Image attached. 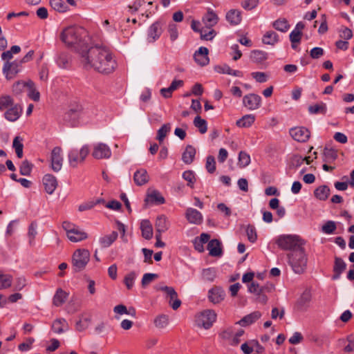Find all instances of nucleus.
<instances>
[{
    "label": "nucleus",
    "mask_w": 354,
    "mask_h": 354,
    "mask_svg": "<svg viewBox=\"0 0 354 354\" xmlns=\"http://www.w3.org/2000/svg\"><path fill=\"white\" fill-rule=\"evenodd\" d=\"M92 156L95 159L109 158L111 156V151L108 145L100 142L93 146Z\"/></svg>",
    "instance_id": "11"
},
{
    "label": "nucleus",
    "mask_w": 354,
    "mask_h": 354,
    "mask_svg": "<svg viewBox=\"0 0 354 354\" xmlns=\"http://www.w3.org/2000/svg\"><path fill=\"white\" fill-rule=\"evenodd\" d=\"M308 111L312 114L322 113L325 114L326 112V106L324 103L315 104L308 107Z\"/></svg>",
    "instance_id": "50"
},
{
    "label": "nucleus",
    "mask_w": 354,
    "mask_h": 354,
    "mask_svg": "<svg viewBox=\"0 0 354 354\" xmlns=\"http://www.w3.org/2000/svg\"><path fill=\"white\" fill-rule=\"evenodd\" d=\"M146 201L157 204H164L165 203L164 197L158 190H151L149 192Z\"/></svg>",
    "instance_id": "34"
},
{
    "label": "nucleus",
    "mask_w": 354,
    "mask_h": 354,
    "mask_svg": "<svg viewBox=\"0 0 354 354\" xmlns=\"http://www.w3.org/2000/svg\"><path fill=\"white\" fill-rule=\"evenodd\" d=\"M68 295V293L62 289H57L53 299V304L55 306H61L66 301Z\"/></svg>",
    "instance_id": "36"
},
{
    "label": "nucleus",
    "mask_w": 354,
    "mask_h": 354,
    "mask_svg": "<svg viewBox=\"0 0 354 354\" xmlns=\"http://www.w3.org/2000/svg\"><path fill=\"white\" fill-rule=\"evenodd\" d=\"M68 329V324L64 319H57L52 324V330L55 333H62Z\"/></svg>",
    "instance_id": "35"
},
{
    "label": "nucleus",
    "mask_w": 354,
    "mask_h": 354,
    "mask_svg": "<svg viewBox=\"0 0 354 354\" xmlns=\"http://www.w3.org/2000/svg\"><path fill=\"white\" fill-rule=\"evenodd\" d=\"M45 191L48 194H52L57 187V180L55 176L52 174H46L42 179Z\"/></svg>",
    "instance_id": "18"
},
{
    "label": "nucleus",
    "mask_w": 354,
    "mask_h": 354,
    "mask_svg": "<svg viewBox=\"0 0 354 354\" xmlns=\"http://www.w3.org/2000/svg\"><path fill=\"white\" fill-rule=\"evenodd\" d=\"M89 153L88 145H84L80 149H71L68 154V164L70 167L76 168L79 165L82 164Z\"/></svg>",
    "instance_id": "9"
},
{
    "label": "nucleus",
    "mask_w": 354,
    "mask_h": 354,
    "mask_svg": "<svg viewBox=\"0 0 354 354\" xmlns=\"http://www.w3.org/2000/svg\"><path fill=\"white\" fill-rule=\"evenodd\" d=\"M166 294L167 298H169V304L174 310H177L181 305V301L178 299V294L174 288L170 286H163L160 288Z\"/></svg>",
    "instance_id": "13"
},
{
    "label": "nucleus",
    "mask_w": 354,
    "mask_h": 354,
    "mask_svg": "<svg viewBox=\"0 0 354 354\" xmlns=\"http://www.w3.org/2000/svg\"><path fill=\"white\" fill-rule=\"evenodd\" d=\"M205 168L209 174H213L216 170V161L215 158L212 156L207 157Z\"/></svg>",
    "instance_id": "64"
},
{
    "label": "nucleus",
    "mask_w": 354,
    "mask_h": 354,
    "mask_svg": "<svg viewBox=\"0 0 354 354\" xmlns=\"http://www.w3.org/2000/svg\"><path fill=\"white\" fill-rule=\"evenodd\" d=\"M118 232L113 231L110 234L104 235L100 238L99 242L102 248H108L117 239Z\"/></svg>",
    "instance_id": "33"
},
{
    "label": "nucleus",
    "mask_w": 354,
    "mask_h": 354,
    "mask_svg": "<svg viewBox=\"0 0 354 354\" xmlns=\"http://www.w3.org/2000/svg\"><path fill=\"white\" fill-rule=\"evenodd\" d=\"M225 293L224 290L218 286H214L208 291V299L214 304L221 303L224 300Z\"/></svg>",
    "instance_id": "16"
},
{
    "label": "nucleus",
    "mask_w": 354,
    "mask_h": 354,
    "mask_svg": "<svg viewBox=\"0 0 354 354\" xmlns=\"http://www.w3.org/2000/svg\"><path fill=\"white\" fill-rule=\"evenodd\" d=\"M336 228L337 227L335 223L333 221H328L324 225H323L322 230L325 234H331L334 233Z\"/></svg>",
    "instance_id": "62"
},
{
    "label": "nucleus",
    "mask_w": 354,
    "mask_h": 354,
    "mask_svg": "<svg viewBox=\"0 0 354 354\" xmlns=\"http://www.w3.org/2000/svg\"><path fill=\"white\" fill-rule=\"evenodd\" d=\"M276 244L283 250L295 252L304 247L305 241L299 236L295 234H283L275 240Z\"/></svg>",
    "instance_id": "3"
},
{
    "label": "nucleus",
    "mask_w": 354,
    "mask_h": 354,
    "mask_svg": "<svg viewBox=\"0 0 354 354\" xmlns=\"http://www.w3.org/2000/svg\"><path fill=\"white\" fill-rule=\"evenodd\" d=\"M209 50L206 47H200L199 49L195 52L194 58L195 62L200 66H205L208 64L209 59L208 57Z\"/></svg>",
    "instance_id": "20"
},
{
    "label": "nucleus",
    "mask_w": 354,
    "mask_h": 354,
    "mask_svg": "<svg viewBox=\"0 0 354 354\" xmlns=\"http://www.w3.org/2000/svg\"><path fill=\"white\" fill-rule=\"evenodd\" d=\"M225 19L231 26H237L242 20L241 11L237 9H231L226 13Z\"/></svg>",
    "instance_id": "23"
},
{
    "label": "nucleus",
    "mask_w": 354,
    "mask_h": 354,
    "mask_svg": "<svg viewBox=\"0 0 354 354\" xmlns=\"http://www.w3.org/2000/svg\"><path fill=\"white\" fill-rule=\"evenodd\" d=\"M185 217L189 223L195 225H200L203 221L202 214L199 211L192 207H189L186 209Z\"/></svg>",
    "instance_id": "19"
},
{
    "label": "nucleus",
    "mask_w": 354,
    "mask_h": 354,
    "mask_svg": "<svg viewBox=\"0 0 354 354\" xmlns=\"http://www.w3.org/2000/svg\"><path fill=\"white\" fill-rule=\"evenodd\" d=\"M346 264L344 261L338 257H335L334 266H333V279L336 280L338 279L341 275V274L346 270Z\"/></svg>",
    "instance_id": "26"
},
{
    "label": "nucleus",
    "mask_w": 354,
    "mask_h": 354,
    "mask_svg": "<svg viewBox=\"0 0 354 354\" xmlns=\"http://www.w3.org/2000/svg\"><path fill=\"white\" fill-rule=\"evenodd\" d=\"M23 139L19 136H16L12 142V147L15 149L17 156L19 158H21L23 157Z\"/></svg>",
    "instance_id": "42"
},
{
    "label": "nucleus",
    "mask_w": 354,
    "mask_h": 354,
    "mask_svg": "<svg viewBox=\"0 0 354 354\" xmlns=\"http://www.w3.org/2000/svg\"><path fill=\"white\" fill-rule=\"evenodd\" d=\"M169 324V317L166 315L157 316L154 319V324L158 328H164Z\"/></svg>",
    "instance_id": "49"
},
{
    "label": "nucleus",
    "mask_w": 354,
    "mask_h": 354,
    "mask_svg": "<svg viewBox=\"0 0 354 354\" xmlns=\"http://www.w3.org/2000/svg\"><path fill=\"white\" fill-rule=\"evenodd\" d=\"M216 317L214 310L207 309L196 315L195 322L198 327L209 329L216 322Z\"/></svg>",
    "instance_id": "8"
},
{
    "label": "nucleus",
    "mask_w": 354,
    "mask_h": 354,
    "mask_svg": "<svg viewBox=\"0 0 354 354\" xmlns=\"http://www.w3.org/2000/svg\"><path fill=\"white\" fill-rule=\"evenodd\" d=\"M194 126L198 129L201 133L203 134L207 131V122L200 116H196L194 120Z\"/></svg>",
    "instance_id": "48"
},
{
    "label": "nucleus",
    "mask_w": 354,
    "mask_h": 354,
    "mask_svg": "<svg viewBox=\"0 0 354 354\" xmlns=\"http://www.w3.org/2000/svg\"><path fill=\"white\" fill-rule=\"evenodd\" d=\"M28 81H18L12 86V93L15 95H20L22 94L25 89H27Z\"/></svg>",
    "instance_id": "46"
},
{
    "label": "nucleus",
    "mask_w": 354,
    "mask_h": 354,
    "mask_svg": "<svg viewBox=\"0 0 354 354\" xmlns=\"http://www.w3.org/2000/svg\"><path fill=\"white\" fill-rule=\"evenodd\" d=\"M62 227L66 232L68 239L74 243L79 242L87 239V234L79 226L68 221L62 223Z\"/></svg>",
    "instance_id": "6"
},
{
    "label": "nucleus",
    "mask_w": 354,
    "mask_h": 354,
    "mask_svg": "<svg viewBox=\"0 0 354 354\" xmlns=\"http://www.w3.org/2000/svg\"><path fill=\"white\" fill-rule=\"evenodd\" d=\"M61 41L68 47L74 49L80 55L88 47V37L86 30L77 26H68L60 33Z\"/></svg>",
    "instance_id": "2"
},
{
    "label": "nucleus",
    "mask_w": 354,
    "mask_h": 354,
    "mask_svg": "<svg viewBox=\"0 0 354 354\" xmlns=\"http://www.w3.org/2000/svg\"><path fill=\"white\" fill-rule=\"evenodd\" d=\"M169 222L165 215L158 216L155 222L156 233L162 234L165 232L169 229Z\"/></svg>",
    "instance_id": "25"
},
{
    "label": "nucleus",
    "mask_w": 354,
    "mask_h": 354,
    "mask_svg": "<svg viewBox=\"0 0 354 354\" xmlns=\"http://www.w3.org/2000/svg\"><path fill=\"white\" fill-rule=\"evenodd\" d=\"M315 196L321 201H326L330 195V189L326 185L318 187L314 191Z\"/></svg>",
    "instance_id": "38"
},
{
    "label": "nucleus",
    "mask_w": 354,
    "mask_h": 354,
    "mask_svg": "<svg viewBox=\"0 0 354 354\" xmlns=\"http://www.w3.org/2000/svg\"><path fill=\"white\" fill-rule=\"evenodd\" d=\"M171 129L170 124H163L158 131L157 133V140L161 142L164 140L165 138L167 136V134L169 132Z\"/></svg>",
    "instance_id": "55"
},
{
    "label": "nucleus",
    "mask_w": 354,
    "mask_h": 354,
    "mask_svg": "<svg viewBox=\"0 0 354 354\" xmlns=\"http://www.w3.org/2000/svg\"><path fill=\"white\" fill-rule=\"evenodd\" d=\"M14 104L13 99L10 95H2L0 97V110L3 111L6 109L12 106Z\"/></svg>",
    "instance_id": "53"
},
{
    "label": "nucleus",
    "mask_w": 354,
    "mask_h": 354,
    "mask_svg": "<svg viewBox=\"0 0 354 354\" xmlns=\"http://www.w3.org/2000/svg\"><path fill=\"white\" fill-rule=\"evenodd\" d=\"M22 113V108L20 105L15 104L8 109L4 113V116L6 120L10 122H15L21 116Z\"/></svg>",
    "instance_id": "24"
},
{
    "label": "nucleus",
    "mask_w": 354,
    "mask_h": 354,
    "mask_svg": "<svg viewBox=\"0 0 354 354\" xmlns=\"http://www.w3.org/2000/svg\"><path fill=\"white\" fill-rule=\"evenodd\" d=\"M91 322V317H82L77 323H76V330L78 331H83L86 329Z\"/></svg>",
    "instance_id": "54"
},
{
    "label": "nucleus",
    "mask_w": 354,
    "mask_h": 354,
    "mask_svg": "<svg viewBox=\"0 0 354 354\" xmlns=\"http://www.w3.org/2000/svg\"><path fill=\"white\" fill-rule=\"evenodd\" d=\"M21 63L17 61L12 62H6L3 68V72L6 75V79H12L19 72Z\"/></svg>",
    "instance_id": "15"
},
{
    "label": "nucleus",
    "mask_w": 354,
    "mask_h": 354,
    "mask_svg": "<svg viewBox=\"0 0 354 354\" xmlns=\"http://www.w3.org/2000/svg\"><path fill=\"white\" fill-rule=\"evenodd\" d=\"M183 178L185 180L187 181V185L193 187L196 182L195 174L191 170H187L183 172Z\"/></svg>",
    "instance_id": "58"
},
{
    "label": "nucleus",
    "mask_w": 354,
    "mask_h": 354,
    "mask_svg": "<svg viewBox=\"0 0 354 354\" xmlns=\"http://www.w3.org/2000/svg\"><path fill=\"white\" fill-rule=\"evenodd\" d=\"M255 121V115L253 114H247L238 120L236 124L241 128H248L251 127Z\"/></svg>",
    "instance_id": "32"
},
{
    "label": "nucleus",
    "mask_w": 354,
    "mask_h": 354,
    "mask_svg": "<svg viewBox=\"0 0 354 354\" xmlns=\"http://www.w3.org/2000/svg\"><path fill=\"white\" fill-rule=\"evenodd\" d=\"M250 163V156L245 151H240L239 153L238 165L240 167L243 168L249 165Z\"/></svg>",
    "instance_id": "52"
},
{
    "label": "nucleus",
    "mask_w": 354,
    "mask_h": 354,
    "mask_svg": "<svg viewBox=\"0 0 354 354\" xmlns=\"http://www.w3.org/2000/svg\"><path fill=\"white\" fill-rule=\"evenodd\" d=\"M140 230L142 236L147 240H150L153 237V227L149 220H142L140 223Z\"/></svg>",
    "instance_id": "31"
},
{
    "label": "nucleus",
    "mask_w": 354,
    "mask_h": 354,
    "mask_svg": "<svg viewBox=\"0 0 354 354\" xmlns=\"http://www.w3.org/2000/svg\"><path fill=\"white\" fill-rule=\"evenodd\" d=\"M288 263L296 274L304 272L307 266V255L304 247L287 254Z\"/></svg>",
    "instance_id": "4"
},
{
    "label": "nucleus",
    "mask_w": 354,
    "mask_h": 354,
    "mask_svg": "<svg viewBox=\"0 0 354 354\" xmlns=\"http://www.w3.org/2000/svg\"><path fill=\"white\" fill-rule=\"evenodd\" d=\"M243 105L249 110H256L261 106V97L254 93L246 95L243 98Z\"/></svg>",
    "instance_id": "14"
},
{
    "label": "nucleus",
    "mask_w": 354,
    "mask_h": 354,
    "mask_svg": "<svg viewBox=\"0 0 354 354\" xmlns=\"http://www.w3.org/2000/svg\"><path fill=\"white\" fill-rule=\"evenodd\" d=\"M149 176L145 169L137 170L133 175V180L138 186H142L148 183Z\"/></svg>",
    "instance_id": "29"
},
{
    "label": "nucleus",
    "mask_w": 354,
    "mask_h": 354,
    "mask_svg": "<svg viewBox=\"0 0 354 354\" xmlns=\"http://www.w3.org/2000/svg\"><path fill=\"white\" fill-rule=\"evenodd\" d=\"M203 279L207 281H213L216 277V271L214 268L204 269L202 272Z\"/></svg>",
    "instance_id": "51"
},
{
    "label": "nucleus",
    "mask_w": 354,
    "mask_h": 354,
    "mask_svg": "<svg viewBox=\"0 0 354 354\" xmlns=\"http://www.w3.org/2000/svg\"><path fill=\"white\" fill-rule=\"evenodd\" d=\"M162 32V24L160 21L153 23L148 29L147 40L150 43L154 42L161 35Z\"/></svg>",
    "instance_id": "17"
},
{
    "label": "nucleus",
    "mask_w": 354,
    "mask_h": 354,
    "mask_svg": "<svg viewBox=\"0 0 354 354\" xmlns=\"http://www.w3.org/2000/svg\"><path fill=\"white\" fill-rule=\"evenodd\" d=\"M196 150L192 145H187L184 152L182 154V160L187 165H190L193 162Z\"/></svg>",
    "instance_id": "30"
},
{
    "label": "nucleus",
    "mask_w": 354,
    "mask_h": 354,
    "mask_svg": "<svg viewBox=\"0 0 354 354\" xmlns=\"http://www.w3.org/2000/svg\"><path fill=\"white\" fill-rule=\"evenodd\" d=\"M28 96L35 102H38L40 99V93L36 89L35 83L31 81H28L27 85Z\"/></svg>",
    "instance_id": "39"
},
{
    "label": "nucleus",
    "mask_w": 354,
    "mask_h": 354,
    "mask_svg": "<svg viewBox=\"0 0 354 354\" xmlns=\"http://www.w3.org/2000/svg\"><path fill=\"white\" fill-rule=\"evenodd\" d=\"M273 288V286L270 285V286H259V283L256 282H252L248 286V291L251 293H254L255 295L261 293L263 292L267 291H271V290Z\"/></svg>",
    "instance_id": "41"
},
{
    "label": "nucleus",
    "mask_w": 354,
    "mask_h": 354,
    "mask_svg": "<svg viewBox=\"0 0 354 354\" xmlns=\"http://www.w3.org/2000/svg\"><path fill=\"white\" fill-rule=\"evenodd\" d=\"M264 44L274 46L279 41V35L274 31H267L262 38Z\"/></svg>",
    "instance_id": "37"
},
{
    "label": "nucleus",
    "mask_w": 354,
    "mask_h": 354,
    "mask_svg": "<svg viewBox=\"0 0 354 354\" xmlns=\"http://www.w3.org/2000/svg\"><path fill=\"white\" fill-rule=\"evenodd\" d=\"M90 252L86 249H77L72 256V266L75 272H79L85 269L90 261Z\"/></svg>",
    "instance_id": "5"
},
{
    "label": "nucleus",
    "mask_w": 354,
    "mask_h": 354,
    "mask_svg": "<svg viewBox=\"0 0 354 354\" xmlns=\"http://www.w3.org/2000/svg\"><path fill=\"white\" fill-rule=\"evenodd\" d=\"M84 114V108L81 104L78 102L71 103L64 114V120L69 122L71 125L76 126Z\"/></svg>",
    "instance_id": "7"
},
{
    "label": "nucleus",
    "mask_w": 354,
    "mask_h": 354,
    "mask_svg": "<svg viewBox=\"0 0 354 354\" xmlns=\"http://www.w3.org/2000/svg\"><path fill=\"white\" fill-rule=\"evenodd\" d=\"M61 147H54L51 151L50 161L51 168L54 171H59L62 167L63 157Z\"/></svg>",
    "instance_id": "12"
},
{
    "label": "nucleus",
    "mask_w": 354,
    "mask_h": 354,
    "mask_svg": "<svg viewBox=\"0 0 354 354\" xmlns=\"http://www.w3.org/2000/svg\"><path fill=\"white\" fill-rule=\"evenodd\" d=\"M261 315L262 314L261 312L254 311L250 314L243 317L241 320L236 322V324L245 327L254 323L256 321L261 318Z\"/></svg>",
    "instance_id": "27"
},
{
    "label": "nucleus",
    "mask_w": 354,
    "mask_h": 354,
    "mask_svg": "<svg viewBox=\"0 0 354 354\" xmlns=\"http://www.w3.org/2000/svg\"><path fill=\"white\" fill-rule=\"evenodd\" d=\"M251 59L254 62H261L266 59V54L261 50H253L250 55Z\"/></svg>",
    "instance_id": "59"
},
{
    "label": "nucleus",
    "mask_w": 354,
    "mask_h": 354,
    "mask_svg": "<svg viewBox=\"0 0 354 354\" xmlns=\"http://www.w3.org/2000/svg\"><path fill=\"white\" fill-rule=\"evenodd\" d=\"M311 301V294L309 291H305L300 296L296 303V308L299 311H305L310 306Z\"/></svg>",
    "instance_id": "22"
},
{
    "label": "nucleus",
    "mask_w": 354,
    "mask_h": 354,
    "mask_svg": "<svg viewBox=\"0 0 354 354\" xmlns=\"http://www.w3.org/2000/svg\"><path fill=\"white\" fill-rule=\"evenodd\" d=\"M50 4L53 9L59 12H64L68 10L67 5L62 0H50Z\"/></svg>",
    "instance_id": "45"
},
{
    "label": "nucleus",
    "mask_w": 354,
    "mask_h": 354,
    "mask_svg": "<svg viewBox=\"0 0 354 354\" xmlns=\"http://www.w3.org/2000/svg\"><path fill=\"white\" fill-rule=\"evenodd\" d=\"M246 234L248 239L251 243H254L257 239V234L255 227L253 225H248L246 227Z\"/></svg>",
    "instance_id": "63"
},
{
    "label": "nucleus",
    "mask_w": 354,
    "mask_h": 354,
    "mask_svg": "<svg viewBox=\"0 0 354 354\" xmlns=\"http://www.w3.org/2000/svg\"><path fill=\"white\" fill-rule=\"evenodd\" d=\"M12 281V277L11 275L0 272V290L10 287Z\"/></svg>",
    "instance_id": "44"
},
{
    "label": "nucleus",
    "mask_w": 354,
    "mask_h": 354,
    "mask_svg": "<svg viewBox=\"0 0 354 354\" xmlns=\"http://www.w3.org/2000/svg\"><path fill=\"white\" fill-rule=\"evenodd\" d=\"M218 17L211 8H208L207 12L202 18V21L207 28L214 26L218 21Z\"/></svg>",
    "instance_id": "21"
},
{
    "label": "nucleus",
    "mask_w": 354,
    "mask_h": 354,
    "mask_svg": "<svg viewBox=\"0 0 354 354\" xmlns=\"http://www.w3.org/2000/svg\"><path fill=\"white\" fill-rule=\"evenodd\" d=\"M80 62L85 69L93 68L99 73L109 74L116 68V61L111 51L104 46H95L82 52Z\"/></svg>",
    "instance_id": "1"
},
{
    "label": "nucleus",
    "mask_w": 354,
    "mask_h": 354,
    "mask_svg": "<svg viewBox=\"0 0 354 354\" xmlns=\"http://www.w3.org/2000/svg\"><path fill=\"white\" fill-rule=\"evenodd\" d=\"M301 31L299 30H293L290 34V40L292 42V47L296 48L295 44L299 43L301 38Z\"/></svg>",
    "instance_id": "61"
},
{
    "label": "nucleus",
    "mask_w": 354,
    "mask_h": 354,
    "mask_svg": "<svg viewBox=\"0 0 354 354\" xmlns=\"http://www.w3.org/2000/svg\"><path fill=\"white\" fill-rule=\"evenodd\" d=\"M201 39L203 40L209 41L213 39V38L216 36V32L213 29L205 30L204 28H201Z\"/></svg>",
    "instance_id": "60"
},
{
    "label": "nucleus",
    "mask_w": 354,
    "mask_h": 354,
    "mask_svg": "<svg viewBox=\"0 0 354 354\" xmlns=\"http://www.w3.org/2000/svg\"><path fill=\"white\" fill-rule=\"evenodd\" d=\"M234 334V333L233 327L230 326L221 329L220 333H218V336L222 340L230 343Z\"/></svg>",
    "instance_id": "43"
},
{
    "label": "nucleus",
    "mask_w": 354,
    "mask_h": 354,
    "mask_svg": "<svg viewBox=\"0 0 354 354\" xmlns=\"http://www.w3.org/2000/svg\"><path fill=\"white\" fill-rule=\"evenodd\" d=\"M136 278V274L135 272H131L125 275L124 283L128 290H131L133 288Z\"/></svg>",
    "instance_id": "57"
},
{
    "label": "nucleus",
    "mask_w": 354,
    "mask_h": 354,
    "mask_svg": "<svg viewBox=\"0 0 354 354\" xmlns=\"http://www.w3.org/2000/svg\"><path fill=\"white\" fill-rule=\"evenodd\" d=\"M33 165L27 160H24L19 167V172L23 176H29L32 171Z\"/></svg>",
    "instance_id": "56"
},
{
    "label": "nucleus",
    "mask_w": 354,
    "mask_h": 354,
    "mask_svg": "<svg viewBox=\"0 0 354 354\" xmlns=\"http://www.w3.org/2000/svg\"><path fill=\"white\" fill-rule=\"evenodd\" d=\"M290 135L295 140L305 142L309 139L310 132L304 127H296L290 129Z\"/></svg>",
    "instance_id": "10"
},
{
    "label": "nucleus",
    "mask_w": 354,
    "mask_h": 354,
    "mask_svg": "<svg viewBox=\"0 0 354 354\" xmlns=\"http://www.w3.org/2000/svg\"><path fill=\"white\" fill-rule=\"evenodd\" d=\"M272 26L277 30L282 32H287L290 28L288 21L285 18H279L272 23Z\"/></svg>",
    "instance_id": "40"
},
{
    "label": "nucleus",
    "mask_w": 354,
    "mask_h": 354,
    "mask_svg": "<svg viewBox=\"0 0 354 354\" xmlns=\"http://www.w3.org/2000/svg\"><path fill=\"white\" fill-rule=\"evenodd\" d=\"M337 158V152L334 149L325 148L324 150V161L331 162Z\"/></svg>",
    "instance_id": "47"
},
{
    "label": "nucleus",
    "mask_w": 354,
    "mask_h": 354,
    "mask_svg": "<svg viewBox=\"0 0 354 354\" xmlns=\"http://www.w3.org/2000/svg\"><path fill=\"white\" fill-rule=\"evenodd\" d=\"M209 254L212 257H220L223 252L221 248V243L218 239H212L209 241L207 245Z\"/></svg>",
    "instance_id": "28"
}]
</instances>
